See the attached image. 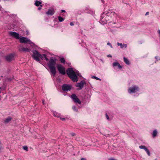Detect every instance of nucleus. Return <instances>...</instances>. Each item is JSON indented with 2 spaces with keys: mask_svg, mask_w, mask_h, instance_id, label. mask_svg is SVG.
Returning <instances> with one entry per match:
<instances>
[{
  "mask_svg": "<svg viewBox=\"0 0 160 160\" xmlns=\"http://www.w3.org/2000/svg\"><path fill=\"white\" fill-rule=\"evenodd\" d=\"M58 19L60 22H62L64 20L63 18H62L60 16L58 17Z\"/></svg>",
  "mask_w": 160,
  "mask_h": 160,
  "instance_id": "obj_22",
  "label": "nucleus"
},
{
  "mask_svg": "<svg viewBox=\"0 0 160 160\" xmlns=\"http://www.w3.org/2000/svg\"><path fill=\"white\" fill-rule=\"evenodd\" d=\"M42 103L43 104H44V102H45V101L44 100H42Z\"/></svg>",
  "mask_w": 160,
  "mask_h": 160,
  "instance_id": "obj_40",
  "label": "nucleus"
},
{
  "mask_svg": "<svg viewBox=\"0 0 160 160\" xmlns=\"http://www.w3.org/2000/svg\"><path fill=\"white\" fill-rule=\"evenodd\" d=\"M42 4V2L39 1H36L35 3V5L37 7H38L40 6V7H42V5H40Z\"/></svg>",
  "mask_w": 160,
  "mask_h": 160,
  "instance_id": "obj_18",
  "label": "nucleus"
},
{
  "mask_svg": "<svg viewBox=\"0 0 160 160\" xmlns=\"http://www.w3.org/2000/svg\"><path fill=\"white\" fill-rule=\"evenodd\" d=\"M5 59L8 62H10L14 58V54H9L5 57Z\"/></svg>",
  "mask_w": 160,
  "mask_h": 160,
  "instance_id": "obj_10",
  "label": "nucleus"
},
{
  "mask_svg": "<svg viewBox=\"0 0 160 160\" xmlns=\"http://www.w3.org/2000/svg\"><path fill=\"white\" fill-rule=\"evenodd\" d=\"M107 45L110 46L111 48H112V46L111 44L109 42H108Z\"/></svg>",
  "mask_w": 160,
  "mask_h": 160,
  "instance_id": "obj_33",
  "label": "nucleus"
},
{
  "mask_svg": "<svg viewBox=\"0 0 160 160\" xmlns=\"http://www.w3.org/2000/svg\"><path fill=\"white\" fill-rule=\"evenodd\" d=\"M112 65L113 67L118 66L119 69H121L122 68V67L120 65V64L118 62H114L113 63Z\"/></svg>",
  "mask_w": 160,
  "mask_h": 160,
  "instance_id": "obj_14",
  "label": "nucleus"
},
{
  "mask_svg": "<svg viewBox=\"0 0 160 160\" xmlns=\"http://www.w3.org/2000/svg\"><path fill=\"white\" fill-rule=\"evenodd\" d=\"M158 33L160 35V30H158Z\"/></svg>",
  "mask_w": 160,
  "mask_h": 160,
  "instance_id": "obj_42",
  "label": "nucleus"
},
{
  "mask_svg": "<svg viewBox=\"0 0 160 160\" xmlns=\"http://www.w3.org/2000/svg\"><path fill=\"white\" fill-rule=\"evenodd\" d=\"M113 23L114 24H115L116 23V22H113Z\"/></svg>",
  "mask_w": 160,
  "mask_h": 160,
  "instance_id": "obj_49",
  "label": "nucleus"
},
{
  "mask_svg": "<svg viewBox=\"0 0 160 160\" xmlns=\"http://www.w3.org/2000/svg\"><path fill=\"white\" fill-rule=\"evenodd\" d=\"M123 60L126 64L128 65H129L130 64V62L129 60L125 57L123 58Z\"/></svg>",
  "mask_w": 160,
  "mask_h": 160,
  "instance_id": "obj_19",
  "label": "nucleus"
},
{
  "mask_svg": "<svg viewBox=\"0 0 160 160\" xmlns=\"http://www.w3.org/2000/svg\"><path fill=\"white\" fill-rule=\"evenodd\" d=\"M19 50L25 52H30V49L27 48H22L19 49Z\"/></svg>",
  "mask_w": 160,
  "mask_h": 160,
  "instance_id": "obj_16",
  "label": "nucleus"
},
{
  "mask_svg": "<svg viewBox=\"0 0 160 160\" xmlns=\"http://www.w3.org/2000/svg\"><path fill=\"white\" fill-rule=\"evenodd\" d=\"M44 57L41 54V56H40L39 57V59H41L42 60H43L44 59Z\"/></svg>",
  "mask_w": 160,
  "mask_h": 160,
  "instance_id": "obj_31",
  "label": "nucleus"
},
{
  "mask_svg": "<svg viewBox=\"0 0 160 160\" xmlns=\"http://www.w3.org/2000/svg\"><path fill=\"white\" fill-rule=\"evenodd\" d=\"M54 13L55 11L53 8H49L48 10V11L46 12V14L51 16Z\"/></svg>",
  "mask_w": 160,
  "mask_h": 160,
  "instance_id": "obj_13",
  "label": "nucleus"
},
{
  "mask_svg": "<svg viewBox=\"0 0 160 160\" xmlns=\"http://www.w3.org/2000/svg\"><path fill=\"white\" fill-rule=\"evenodd\" d=\"M77 75H78V76H79V74H77Z\"/></svg>",
  "mask_w": 160,
  "mask_h": 160,
  "instance_id": "obj_50",
  "label": "nucleus"
},
{
  "mask_svg": "<svg viewBox=\"0 0 160 160\" xmlns=\"http://www.w3.org/2000/svg\"><path fill=\"white\" fill-rule=\"evenodd\" d=\"M140 88L138 86L133 85L132 87H130L128 90L129 93H135L139 91Z\"/></svg>",
  "mask_w": 160,
  "mask_h": 160,
  "instance_id": "obj_4",
  "label": "nucleus"
},
{
  "mask_svg": "<svg viewBox=\"0 0 160 160\" xmlns=\"http://www.w3.org/2000/svg\"><path fill=\"white\" fill-rule=\"evenodd\" d=\"M107 57H108L112 58V56L111 55H110V54H109V55H108L107 56Z\"/></svg>",
  "mask_w": 160,
  "mask_h": 160,
  "instance_id": "obj_38",
  "label": "nucleus"
},
{
  "mask_svg": "<svg viewBox=\"0 0 160 160\" xmlns=\"http://www.w3.org/2000/svg\"><path fill=\"white\" fill-rule=\"evenodd\" d=\"M61 12H62H62H65V10H61Z\"/></svg>",
  "mask_w": 160,
  "mask_h": 160,
  "instance_id": "obj_39",
  "label": "nucleus"
},
{
  "mask_svg": "<svg viewBox=\"0 0 160 160\" xmlns=\"http://www.w3.org/2000/svg\"><path fill=\"white\" fill-rule=\"evenodd\" d=\"M72 108L74 111L77 112H78V109L75 106H73L72 107Z\"/></svg>",
  "mask_w": 160,
  "mask_h": 160,
  "instance_id": "obj_25",
  "label": "nucleus"
},
{
  "mask_svg": "<svg viewBox=\"0 0 160 160\" xmlns=\"http://www.w3.org/2000/svg\"><path fill=\"white\" fill-rule=\"evenodd\" d=\"M92 78L93 79H95L97 80H99L100 81L101 80V79L100 78H99L97 77H96V76H92Z\"/></svg>",
  "mask_w": 160,
  "mask_h": 160,
  "instance_id": "obj_24",
  "label": "nucleus"
},
{
  "mask_svg": "<svg viewBox=\"0 0 160 160\" xmlns=\"http://www.w3.org/2000/svg\"><path fill=\"white\" fill-rule=\"evenodd\" d=\"M41 9H42V8H41V7H40L38 8V10H41Z\"/></svg>",
  "mask_w": 160,
  "mask_h": 160,
  "instance_id": "obj_46",
  "label": "nucleus"
},
{
  "mask_svg": "<svg viewBox=\"0 0 160 160\" xmlns=\"http://www.w3.org/2000/svg\"><path fill=\"white\" fill-rule=\"evenodd\" d=\"M158 57L157 56L155 57V58L156 59L157 61H158Z\"/></svg>",
  "mask_w": 160,
  "mask_h": 160,
  "instance_id": "obj_45",
  "label": "nucleus"
},
{
  "mask_svg": "<svg viewBox=\"0 0 160 160\" xmlns=\"http://www.w3.org/2000/svg\"><path fill=\"white\" fill-rule=\"evenodd\" d=\"M117 44L118 46H120V48H126L127 47V45L126 44L124 43L122 44V43L117 42Z\"/></svg>",
  "mask_w": 160,
  "mask_h": 160,
  "instance_id": "obj_17",
  "label": "nucleus"
},
{
  "mask_svg": "<svg viewBox=\"0 0 160 160\" xmlns=\"http://www.w3.org/2000/svg\"><path fill=\"white\" fill-rule=\"evenodd\" d=\"M15 25H12V26L13 27V28H15Z\"/></svg>",
  "mask_w": 160,
  "mask_h": 160,
  "instance_id": "obj_47",
  "label": "nucleus"
},
{
  "mask_svg": "<svg viewBox=\"0 0 160 160\" xmlns=\"http://www.w3.org/2000/svg\"><path fill=\"white\" fill-rule=\"evenodd\" d=\"M71 98L75 103H78L79 104H81V102L80 99L78 98L75 94H72L71 95Z\"/></svg>",
  "mask_w": 160,
  "mask_h": 160,
  "instance_id": "obj_7",
  "label": "nucleus"
},
{
  "mask_svg": "<svg viewBox=\"0 0 160 160\" xmlns=\"http://www.w3.org/2000/svg\"><path fill=\"white\" fill-rule=\"evenodd\" d=\"M72 86L68 84H64L62 86V90L64 92H68L71 89Z\"/></svg>",
  "mask_w": 160,
  "mask_h": 160,
  "instance_id": "obj_9",
  "label": "nucleus"
},
{
  "mask_svg": "<svg viewBox=\"0 0 160 160\" xmlns=\"http://www.w3.org/2000/svg\"><path fill=\"white\" fill-rule=\"evenodd\" d=\"M109 12H107L106 13L105 12H104L103 14H105L106 15H107V17L106 18H108V16H109Z\"/></svg>",
  "mask_w": 160,
  "mask_h": 160,
  "instance_id": "obj_28",
  "label": "nucleus"
},
{
  "mask_svg": "<svg viewBox=\"0 0 160 160\" xmlns=\"http://www.w3.org/2000/svg\"><path fill=\"white\" fill-rule=\"evenodd\" d=\"M148 14H149V12H147L145 14V15L146 16Z\"/></svg>",
  "mask_w": 160,
  "mask_h": 160,
  "instance_id": "obj_41",
  "label": "nucleus"
},
{
  "mask_svg": "<svg viewBox=\"0 0 160 160\" xmlns=\"http://www.w3.org/2000/svg\"><path fill=\"white\" fill-rule=\"evenodd\" d=\"M158 132L157 130L155 129L154 130L152 134V137H155L157 136V134Z\"/></svg>",
  "mask_w": 160,
  "mask_h": 160,
  "instance_id": "obj_20",
  "label": "nucleus"
},
{
  "mask_svg": "<svg viewBox=\"0 0 160 160\" xmlns=\"http://www.w3.org/2000/svg\"><path fill=\"white\" fill-rule=\"evenodd\" d=\"M102 18H101V20L99 21V22L102 25H104L107 23V22H108V20H105L104 19H103V18L102 17V16H101Z\"/></svg>",
  "mask_w": 160,
  "mask_h": 160,
  "instance_id": "obj_15",
  "label": "nucleus"
},
{
  "mask_svg": "<svg viewBox=\"0 0 160 160\" xmlns=\"http://www.w3.org/2000/svg\"><path fill=\"white\" fill-rule=\"evenodd\" d=\"M44 58H45V59L47 61H48L49 59H48V58H47V56H45L44 57Z\"/></svg>",
  "mask_w": 160,
  "mask_h": 160,
  "instance_id": "obj_34",
  "label": "nucleus"
},
{
  "mask_svg": "<svg viewBox=\"0 0 160 160\" xmlns=\"http://www.w3.org/2000/svg\"><path fill=\"white\" fill-rule=\"evenodd\" d=\"M22 148L24 150L26 151H28V148L27 146H23L22 147Z\"/></svg>",
  "mask_w": 160,
  "mask_h": 160,
  "instance_id": "obj_27",
  "label": "nucleus"
},
{
  "mask_svg": "<svg viewBox=\"0 0 160 160\" xmlns=\"http://www.w3.org/2000/svg\"><path fill=\"white\" fill-rule=\"evenodd\" d=\"M112 14L113 15H114V14H116L115 12H111L110 14Z\"/></svg>",
  "mask_w": 160,
  "mask_h": 160,
  "instance_id": "obj_37",
  "label": "nucleus"
},
{
  "mask_svg": "<svg viewBox=\"0 0 160 160\" xmlns=\"http://www.w3.org/2000/svg\"><path fill=\"white\" fill-rule=\"evenodd\" d=\"M105 115H106L107 119L108 120L109 119V117L108 115L107 114V113H106Z\"/></svg>",
  "mask_w": 160,
  "mask_h": 160,
  "instance_id": "obj_30",
  "label": "nucleus"
},
{
  "mask_svg": "<svg viewBox=\"0 0 160 160\" xmlns=\"http://www.w3.org/2000/svg\"><path fill=\"white\" fill-rule=\"evenodd\" d=\"M101 0L102 2H103V3L104 2V1L103 0Z\"/></svg>",
  "mask_w": 160,
  "mask_h": 160,
  "instance_id": "obj_48",
  "label": "nucleus"
},
{
  "mask_svg": "<svg viewBox=\"0 0 160 160\" xmlns=\"http://www.w3.org/2000/svg\"><path fill=\"white\" fill-rule=\"evenodd\" d=\"M53 114L54 117H57L58 118H59L61 120H65V118H62L61 117L60 114L56 111L53 112Z\"/></svg>",
  "mask_w": 160,
  "mask_h": 160,
  "instance_id": "obj_12",
  "label": "nucleus"
},
{
  "mask_svg": "<svg viewBox=\"0 0 160 160\" xmlns=\"http://www.w3.org/2000/svg\"><path fill=\"white\" fill-rule=\"evenodd\" d=\"M9 34L10 36L14 37L16 39H18L20 38L19 34L16 32L11 31L9 32Z\"/></svg>",
  "mask_w": 160,
  "mask_h": 160,
  "instance_id": "obj_11",
  "label": "nucleus"
},
{
  "mask_svg": "<svg viewBox=\"0 0 160 160\" xmlns=\"http://www.w3.org/2000/svg\"><path fill=\"white\" fill-rule=\"evenodd\" d=\"M33 52V55L32 57L36 61L38 62H40L41 61L39 58L40 56H41V54L37 50H32V51Z\"/></svg>",
  "mask_w": 160,
  "mask_h": 160,
  "instance_id": "obj_3",
  "label": "nucleus"
},
{
  "mask_svg": "<svg viewBox=\"0 0 160 160\" xmlns=\"http://www.w3.org/2000/svg\"><path fill=\"white\" fill-rule=\"evenodd\" d=\"M4 121V123L6 124L8 123L10 121Z\"/></svg>",
  "mask_w": 160,
  "mask_h": 160,
  "instance_id": "obj_36",
  "label": "nucleus"
},
{
  "mask_svg": "<svg viewBox=\"0 0 160 160\" xmlns=\"http://www.w3.org/2000/svg\"><path fill=\"white\" fill-rule=\"evenodd\" d=\"M86 84V82L84 80H82L80 82L77 83L76 85V87H79V88H77V90H78L82 89Z\"/></svg>",
  "mask_w": 160,
  "mask_h": 160,
  "instance_id": "obj_8",
  "label": "nucleus"
},
{
  "mask_svg": "<svg viewBox=\"0 0 160 160\" xmlns=\"http://www.w3.org/2000/svg\"><path fill=\"white\" fill-rule=\"evenodd\" d=\"M20 42L21 43H29L30 44H32L33 43L28 38L25 37H21L19 39Z\"/></svg>",
  "mask_w": 160,
  "mask_h": 160,
  "instance_id": "obj_6",
  "label": "nucleus"
},
{
  "mask_svg": "<svg viewBox=\"0 0 160 160\" xmlns=\"http://www.w3.org/2000/svg\"><path fill=\"white\" fill-rule=\"evenodd\" d=\"M57 67L58 71L60 74L63 75H65V68L64 67L59 64L57 65Z\"/></svg>",
  "mask_w": 160,
  "mask_h": 160,
  "instance_id": "obj_5",
  "label": "nucleus"
},
{
  "mask_svg": "<svg viewBox=\"0 0 160 160\" xmlns=\"http://www.w3.org/2000/svg\"><path fill=\"white\" fill-rule=\"evenodd\" d=\"M155 160H157V159H156Z\"/></svg>",
  "mask_w": 160,
  "mask_h": 160,
  "instance_id": "obj_52",
  "label": "nucleus"
},
{
  "mask_svg": "<svg viewBox=\"0 0 160 160\" xmlns=\"http://www.w3.org/2000/svg\"><path fill=\"white\" fill-rule=\"evenodd\" d=\"M139 148L141 149H143L145 150L147 148L146 146L143 145H141L139 146Z\"/></svg>",
  "mask_w": 160,
  "mask_h": 160,
  "instance_id": "obj_23",
  "label": "nucleus"
},
{
  "mask_svg": "<svg viewBox=\"0 0 160 160\" xmlns=\"http://www.w3.org/2000/svg\"><path fill=\"white\" fill-rule=\"evenodd\" d=\"M42 55V56L44 57H45L46 56V54H43Z\"/></svg>",
  "mask_w": 160,
  "mask_h": 160,
  "instance_id": "obj_43",
  "label": "nucleus"
},
{
  "mask_svg": "<svg viewBox=\"0 0 160 160\" xmlns=\"http://www.w3.org/2000/svg\"><path fill=\"white\" fill-rule=\"evenodd\" d=\"M68 77L74 82H77L78 78L75 72L72 68H68L66 70Z\"/></svg>",
  "mask_w": 160,
  "mask_h": 160,
  "instance_id": "obj_2",
  "label": "nucleus"
},
{
  "mask_svg": "<svg viewBox=\"0 0 160 160\" xmlns=\"http://www.w3.org/2000/svg\"><path fill=\"white\" fill-rule=\"evenodd\" d=\"M72 136H74L76 135V134L74 132H72L70 134Z\"/></svg>",
  "mask_w": 160,
  "mask_h": 160,
  "instance_id": "obj_32",
  "label": "nucleus"
},
{
  "mask_svg": "<svg viewBox=\"0 0 160 160\" xmlns=\"http://www.w3.org/2000/svg\"><path fill=\"white\" fill-rule=\"evenodd\" d=\"M145 151L146 152H147V154H148V155L149 156H150V153L149 150L147 148L145 150Z\"/></svg>",
  "mask_w": 160,
  "mask_h": 160,
  "instance_id": "obj_26",
  "label": "nucleus"
},
{
  "mask_svg": "<svg viewBox=\"0 0 160 160\" xmlns=\"http://www.w3.org/2000/svg\"><path fill=\"white\" fill-rule=\"evenodd\" d=\"M57 59L53 58H51L48 63V66L50 70L51 74H52L53 77L55 76L56 73V69L55 65L56 64Z\"/></svg>",
  "mask_w": 160,
  "mask_h": 160,
  "instance_id": "obj_1",
  "label": "nucleus"
},
{
  "mask_svg": "<svg viewBox=\"0 0 160 160\" xmlns=\"http://www.w3.org/2000/svg\"><path fill=\"white\" fill-rule=\"evenodd\" d=\"M0 144H1V142L0 141Z\"/></svg>",
  "mask_w": 160,
  "mask_h": 160,
  "instance_id": "obj_51",
  "label": "nucleus"
},
{
  "mask_svg": "<svg viewBox=\"0 0 160 160\" xmlns=\"http://www.w3.org/2000/svg\"><path fill=\"white\" fill-rule=\"evenodd\" d=\"M70 24L71 26H73L74 25V23L73 22H71L70 23Z\"/></svg>",
  "mask_w": 160,
  "mask_h": 160,
  "instance_id": "obj_35",
  "label": "nucleus"
},
{
  "mask_svg": "<svg viewBox=\"0 0 160 160\" xmlns=\"http://www.w3.org/2000/svg\"><path fill=\"white\" fill-rule=\"evenodd\" d=\"M12 119V118L11 116H8V117L6 118L5 120H11V119Z\"/></svg>",
  "mask_w": 160,
  "mask_h": 160,
  "instance_id": "obj_29",
  "label": "nucleus"
},
{
  "mask_svg": "<svg viewBox=\"0 0 160 160\" xmlns=\"http://www.w3.org/2000/svg\"><path fill=\"white\" fill-rule=\"evenodd\" d=\"M81 160H86V159L84 158H82Z\"/></svg>",
  "mask_w": 160,
  "mask_h": 160,
  "instance_id": "obj_44",
  "label": "nucleus"
},
{
  "mask_svg": "<svg viewBox=\"0 0 160 160\" xmlns=\"http://www.w3.org/2000/svg\"><path fill=\"white\" fill-rule=\"evenodd\" d=\"M60 61L61 63H63L64 64H65V58L62 57L60 59Z\"/></svg>",
  "mask_w": 160,
  "mask_h": 160,
  "instance_id": "obj_21",
  "label": "nucleus"
}]
</instances>
